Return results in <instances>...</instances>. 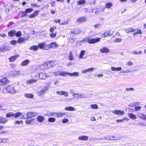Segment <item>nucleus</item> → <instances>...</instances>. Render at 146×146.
Masks as SVG:
<instances>
[{
  "mask_svg": "<svg viewBox=\"0 0 146 146\" xmlns=\"http://www.w3.org/2000/svg\"><path fill=\"white\" fill-rule=\"evenodd\" d=\"M7 82V79L5 78H3L2 79H0V85H5Z\"/></svg>",
  "mask_w": 146,
  "mask_h": 146,
  "instance_id": "8",
  "label": "nucleus"
},
{
  "mask_svg": "<svg viewBox=\"0 0 146 146\" xmlns=\"http://www.w3.org/2000/svg\"><path fill=\"white\" fill-rule=\"evenodd\" d=\"M19 56V55H16L9 58V61L11 62L14 61Z\"/></svg>",
  "mask_w": 146,
  "mask_h": 146,
  "instance_id": "14",
  "label": "nucleus"
},
{
  "mask_svg": "<svg viewBox=\"0 0 146 146\" xmlns=\"http://www.w3.org/2000/svg\"><path fill=\"white\" fill-rule=\"evenodd\" d=\"M55 119L53 117H50L48 119V121L50 122H54L55 121Z\"/></svg>",
  "mask_w": 146,
  "mask_h": 146,
  "instance_id": "39",
  "label": "nucleus"
},
{
  "mask_svg": "<svg viewBox=\"0 0 146 146\" xmlns=\"http://www.w3.org/2000/svg\"><path fill=\"white\" fill-rule=\"evenodd\" d=\"M138 125H139L143 126H146V123H145L143 122H139L138 123Z\"/></svg>",
  "mask_w": 146,
  "mask_h": 146,
  "instance_id": "55",
  "label": "nucleus"
},
{
  "mask_svg": "<svg viewBox=\"0 0 146 146\" xmlns=\"http://www.w3.org/2000/svg\"><path fill=\"white\" fill-rule=\"evenodd\" d=\"M10 47L8 46H4L3 48H0V50L1 52H3L4 51L8 50L10 49Z\"/></svg>",
  "mask_w": 146,
  "mask_h": 146,
  "instance_id": "15",
  "label": "nucleus"
},
{
  "mask_svg": "<svg viewBox=\"0 0 146 146\" xmlns=\"http://www.w3.org/2000/svg\"><path fill=\"white\" fill-rule=\"evenodd\" d=\"M33 11V9L28 8V9H27L25 10V12L27 14V13H29Z\"/></svg>",
  "mask_w": 146,
  "mask_h": 146,
  "instance_id": "43",
  "label": "nucleus"
},
{
  "mask_svg": "<svg viewBox=\"0 0 146 146\" xmlns=\"http://www.w3.org/2000/svg\"><path fill=\"white\" fill-rule=\"evenodd\" d=\"M37 79H31L27 81L26 83L28 84H31L34 83H35L37 82Z\"/></svg>",
  "mask_w": 146,
  "mask_h": 146,
  "instance_id": "21",
  "label": "nucleus"
},
{
  "mask_svg": "<svg viewBox=\"0 0 146 146\" xmlns=\"http://www.w3.org/2000/svg\"><path fill=\"white\" fill-rule=\"evenodd\" d=\"M16 34V32L14 30L11 31L8 33V35L9 36H13Z\"/></svg>",
  "mask_w": 146,
  "mask_h": 146,
  "instance_id": "24",
  "label": "nucleus"
},
{
  "mask_svg": "<svg viewBox=\"0 0 146 146\" xmlns=\"http://www.w3.org/2000/svg\"><path fill=\"white\" fill-rule=\"evenodd\" d=\"M28 116L29 118H31L33 117H35L37 115V113L34 112H29L28 113Z\"/></svg>",
  "mask_w": 146,
  "mask_h": 146,
  "instance_id": "19",
  "label": "nucleus"
},
{
  "mask_svg": "<svg viewBox=\"0 0 146 146\" xmlns=\"http://www.w3.org/2000/svg\"><path fill=\"white\" fill-rule=\"evenodd\" d=\"M68 58L70 60H74V58L72 54V52L71 51H70L69 53Z\"/></svg>",
  "mask_w": 146,
  "mask_h": 146,
  "instance_id": "32",
  "label": "nucleus"
},
{
  "mask_svg": "<svg viewBox=\"0 0 146 146\" xmlns=\"http://www.w3.org/2000/svg\"><path fill=\"white\" fill-rule=\"evenodd\" d=\"M104 139L107 140H114V139H113L111 136H107L104 137Z\"/></svg>",
  "mask_w": 146,
  "mask_h": 146,
  "instance_id": "38",
  "label": "nucleus"
},
{
  "mask_svg": "<svg viewBox=\"0 0 146 146\" xmlns=\"http://www.w3.org/2000/svg\"><path fill=\"white\" fill-rule=\"evenodd\" d=\"M111 69L113 71H117L121 70L122 68L121 67L116 68L113 66H112L111 67Z\"/></svg>",
  "mask_w": 146,
  "mask_h": 146,
  "instance_id": "23",
  "label": "nucleus"
},
{
  "mask_svg": "<svg viewBox=\"0 0 146 146\" xmlns=\"http://www.w3.org/2000/svg\"><path fill=\"white\" fill-rule=\"evenodd\" d=\"M112 137L113 139L115 140H119L121 138V136L118 134L116 135L115 136H112Z\"/></svg>",
  "mask_w": 146,
  "mask_h": 146,
  "instance_id": "28",
  "label": "nucleus"
},
{
  "mask_svg": "<svg viewBox=\"0 0 146 146\" xmlns=\"http://www.w3.org/2000/svg\"><path fill=\"white\" fill-rule=\"evenodd\" d=\"M33 120L32 119H31V120L26 121H25V122H26V123L27 124H29L31 123L32 122H33Z\"/></svg>",
  "mask_w": 146,
  "mask_h": 146,
  "instance_id": "59",
  "label": "nucleus"
},
{
  "mask_svg": "<svg viewBox=\"0 0 146 146\" xmlns=\"http://www.w3.org/2000/svg\"><path fill=\"white\" fill-rule=\"evenodd\" d=\"M136 103L135 102L132 103H131L129 105V106H130V107H133L134 106H136Z\"/></svg>",
  "mask_w": 146,
  "mask_h": 146,
  "instance_id": "64",
  "label": "nucleus"
},
{
  "mask_svg": "<svg viewBox=\"0 0 146 146\" xmlns=\"http://www.w3.org/2000/svg\"><path fill=\"white\" fill-rule=\"evenodd\" d=\"M3 92L6 93H10L11 94H15V93L14 87L11 85L7 86L4 88L3 89Z\"/></svg>",
  "mask_w": 146,
  "mask_h": 146,
  "instance_id": "2",
  "label": "nucleus"
},
{
  "mask_svg": "<svg viewBox=\"0 0 146 146\" xmlns=\"http://www.w3.org/2000/svg\"><path fill=\"white\" fill-rule=\"evenodd\" d=\"M86 2L85 0H80L78 2L77 4L79 5L84 4Z\"/></svg>",
  "mask_w": 146,
  "mask_h": 146,
  "instance_id": "40",
  "label": "nucleus"
},
{
  "mask_svg": "<svg viewBox=\"0 0 146 146\" xmlns=\"http://www.w3.org/2000/svg\"><path fill=\"white\" fill-rule=\"evenodd\" d=\"M132 53L134 54H142V52L141 51H140L138 52H137L135 51H133Z\"/></svg>",
  "mask_w": 146,
  "mask_h": 146,
  "instance_id": "46",
  "label": "nucleus"
},
{
  "mask_svg": "<svg viewBox=\"0 0 146 146\" xmlns=\"http://www.w3.org/2000/svg\"><path fill=\"white\" fill-rule=\"evenodd\" d=\"M68 75L71 76H79L80 73L78 72H74L72 73H69Z\"/></svg>",
  "mask_w": 146,
  "mask_h": 146,
  "instance_id": "20",
  "label": "nucleus"
},
{
  "mask_svg": "<svg viewBox=\"0 0 146 146\" xmlns=\"http://www.w3.org/2000/svg\"><path fill=\"white\" fill-rule=\"evenodd\" d=\"M30 61L28 59L22 62L21 65L23 66H25L27 65L29 63Z\"/></svg>",
  "mask_w": 146,
  "mask_h": 146,
  "instance_id": "26",
  "label": "nucleus"
},
{
  "mask_svg": "<svg viewBox=\"0 0 146 146\" xmlns=\"http://www.w3.org/2000/svg\"><path fill=\"white\" fill-rule=\"evenodd\" d=\"M90 107L93 109H98V106L96 104H92L90 105Z\"/></svg>",
  "mask_w": 146,
  "mask_h": 146,
  "instance_id": "44",
  "label": "nucleus"
},
{
  "mask_svg": "<svg viewBox=\"0 0 146 146\" xmlns=\"http://www.w3.org/2000/svg\"><path fill=\"white\" fill-rule=\"evenodd\" d=\"M85 51L84 50H82L81 51L80 53L79 58H83V56L85 54Z\"/></svg>",
  "mask_w": 146,
  "mask_h": 146,
  "instance_id": "36",
  "label": "nucleus"
},
{
  "mask_svg": "<svg viewBox=\"0 0 146 146\" xmlns=\"http://www.w3.org/2000/svg\"><path fill=\"white\" fill-rule=\"evenodd\" d=\"M45 92L46 91H45V90H44V89H42L38 92V94L39 96H40L43 94H44Z\"/></svg>",
  "mask_w": 146,
  "mask_h": 146,
  "instance_id": "41",
  "label": "nucleus"
},
{
  "mask_svg": "<svg viewBox=\"0 0 146 146\" xmlns=\"http://www.w3.org/2000/svg\"><path fill=\"white\" fill-rule=\"evenodd\" d=\"M100 38H98L96 39H89L87 40L88 42L90 44H93L99 42L101 40Z\"/></svg>",
  "mask_w": 146,
  "mask_h": 146,
  "instance_id": "6",
  "label": "nucleus"
},
{
  "mask_svg": "<svg viewBox=\"0 0 146 146\" xmlns=\"http://www.w3.org/2000/svg\"><path fill=\"white\" fill-rule=\"evenodd\" d=\"M128 115L129 117L131 119H134L137 118L136 115L132 113H128Z\"/></svg>",
  "mask_w": 146,
  "mask_h": 146,
  "instance_id": "25",
  "label": "nucleus"
},
{
  "mask_svg": "<svg viewBox=\"0 0 146 146\" xmlns=\"http://www.w3.org/2000/svg\"><path fill=\"white\" fill-rule=\"evenodd\" d=\"M112 112L116 115H123L124 114V112L120 110H115L112 111Z\"/></svg>",
  "mask_w": 146,
  "mask_h": 146,
  "instance_id": "7",
  "label": "nucleus"
},
{
  "mask_svg": "<svg viewBox=\"0 0 146 146\" xmlns=\"http://www.w3.org/2000/svg\"><path fill=\"white\" fill-rule=\"evenodd\" d=\"M138 117L143 119H146V115L141 113L138 114Z\"/></svg>",
  "mask_w": 146,
  "mask_h": 146,
  "instance_id": "22",
  "label": "nucleus"
},
{
  "mask_svg": "<svg viewBox=\"0 0 146 146\" xmlns=\"http://www.w3.org/2000/svg\"><path fill=\"white\" fill-rule=\"evenodd\" d=\"M121 41V39L120 38H116L114 40V42H119Z\"/></svg>",
  "mask_w": 146,
  "mask_h": 146,
  "instance_id": "51",
  "label": "nucleus"
},
{
  "mask_svg": "<svg viewBox=\"0 0 146 146\" xmlns=\"http://www.w3.org/2000/svg\"><path fill=\"white\" fill-rule=\"evenodd\" d=\"M29 49L36 51L38 50V46L33 45L32 46H31L29 48Z\"/></svg>",
  "mask_w": 146,
  "mask_h": 146,
  "instance_id": "35",
  "label": "nucleus"
},
{
  "mask_svg": "<svg viewBox=\"0 0 146 146\" xmlns=\"http://www.w3.org/2000/svg\"><path fill=\"white\" fill-rule=\"evenodd\" d=\"M69 72H68L64 71H62V72L60 71V76H66V75H68Z\"/></svg>",
  "mask_w": 146,
  "mask_h": 146,
  "instance_id": "31",
  "label": "nucleus"
},
{
  "mask_svg": "<svg viewBox=\"0 0 146 146\" xmlns=\"http://www.w3.org/2000/svg\"><path fill=\"white\" fill-rule=\"evenodd\" d=\"M106 6L107 8L110 9L112 6V4L110 3H107L106 4Z\"/></svg>",
  "mask_w": 146,
  "mask_h": 146,
  "instance_id": "37",
  "label": "nucleus"
},
{
  "mask_svg": "<svg viewBox=\"0 0 146 146\" xmlns=\"http://www.w3.org/2000/svg\"><path fill=\"white\" fill-rule=\"evenodd\" d=\"M22 115V113L21 112H17L14 114L13 113L9 112L7 113L6 115V116L7 117H10L12 116H14L15 118H17Z\"/></svg>",
  "mask_w": 146,
  "mask_h": 146,
  "instance_id": "4",
  "label": "nucleus"
},
{
  "mask_svg": "<svg viewBox=\"0 0 146 146\" xmlns=\"http://www.w3.org/2000/svg\"><path fill=\"white\" fill-rule=\"evenodd\" d=\"M136 30V29H133L131 27L127 28L125 29V31L127 33L133 32L135 31Z\"/></svg>",
  "mask_w": 146,
  "mask_h": 146,
  "instance_id": "12",
  "label": "nucleus"
},
{
  "mask_svg": "<svg viewBox=\"0 0 146 146\" xmlns=\"http://www.w3.org/2000/svg\"><path fill=\"white\" fill-rule=\"evenodd\" d=\"M126 118H123L121 119H117L116 120V121L117 122H121L123 121L124 120H126Z\"/></svg>",
  "mask_w": 146,
  "mask_h": 146,
  "instance_id": "53",
  "label": "nucleus"
},
{
  "mask_svg": "<svg viewBox=\"0 0 146 146\" xmlns=\"http://www.w3.org/2000/svg\"><path fill=\"white\" fill-rule=\"evenodd\" d=\"M86 21V18L84 17H82L80 18L77 20L76 22L77 23L79 24H81L82 23L85 22Z\"/></svg>",
  "mask_w": 146,
  "mask_h": 146,
  "instance_id": "9",
  "label": "nucleus"
},
{
  "mask_svg": "<svg viewBox=\"0 0 146 146\" xmlns=\"http://www.w3.org/2000/svg\"><path fill=\"white\" fill-rule=\"evenodd\" d=\"M56 35V33H51L50 35V36L52 38L54 37Z\"/></svg>",
  "mask_w": 146,
  "mask_h": 146,
  "instance_id": "60",
  "label": "nucleus"
},
{
  "mask_svg": "<svg viewBox=\"0 0 146 146\" xmlns=\"http://www.w3.org/2000/svg\"><path fill=\"white\" fill-rule=\"evenodd\" d=\"M88 137L84 135L80 136L78 138V139L81 140L86 141L88 140Z\"/></svg>",
  "mask_w": 146,
  "mask_h": 146,
  "instance_id": "13",
  "label": "nucleus"
},
{
  "mask_svg": "<svg viewBox=\"0 0 146 146\" xmlns=\"http://www.w3.org/2000/svg\"><path fill=\"white\" fill-rule=\"evenodd\" d=\"M56 28V26H53L52 27H51L50 29V32H53L54 30Z\"/></svg>",
  "mask_w": 146,
  "mask_h": 146,
  "instance_id": "49",
  "label": "nucleus"
},
{
  "mask_svg": "<svg viewBox=\"0 0 146 146\" xmlns=\"http://www.w3.org/2000/svg\"><path fill=\"white\" fill-rule=\"evenodd\" d=\"M46 44L45 42H43L39 44H38V47L41 49H43L44 48H45V47L46 46Z\"/></svg>",
  "mask_w": 146,
  "mask_h": 146,
  "instance_id": "17",
  "label": "nucleus"
},
{
  "mask_svg": "<svg viewBox=\"0 0 146 146\" xmlns=\"http://www.w3.org/2000/svg\"><path fill=\"white\" fill-rule=\"evenodd\" d=\"M134 88H127L125 89V90L127 91H133Z\"/></svg>",
  "mask_w": 146,
  "mask_h": 146,
  "instance_id": "61",
  "label": "nucleus"
},
{
  "mask_svg": "<svg viewBox=\"0 0 146 146\" xmlns=\"http://www.w3.org/2000/svg\"><path fill=\"white\" fill-rule=\"evenodd\" d=\"M23 118L24 119H28L29 118L28 116V113L24 114L23 116Z\"/></svg>",
  "mask_w": 146,
  "mask_h": 146,
  "instance_id": "50",
  "label": "nucleus"
},
{
  "mask_svg": "<svg viewBox=\"0 0 146 146\" xmlns=\"http://www.w3.org/2000/svg\"><path fill=\"white\" fill-rule=\"evenodd\" d=\"M63 95H64L65 97H67L68 96V93L67 92L63 91Z\"/></svg>",
  "mask_w": 146,
  "mask_h": 146,
  "instance_id": "63",
  "label": "nucleus"
},
{
  "mask_svg": "<svg viewBox=\"0 0 146 146\" xmlns=\"http://www.w3.org/2000/svg\"><path fill=\"white\" fill-rule=\"evenodd\" d=\"M72 96L75 98H80V94L79 93L73 94Z\"/></svg>",
  "mask_w": 146,
  "mask_h": 146,
  "instance_id": "42",
  "label": "nucleus"
},
{
  "mask_svg": "<svg viewBox=\"0 0 146 146\" xmlns=\"http://www.w3.org/2000/svg\"><path fill=\"white\" fill-rule=\"evenodd\" d=\"M46 74L45 73L40 72V73H36L32 75V78H35L38 79V78L40 79H44L46 77Z\"/></svg>",
  "mask_w": 146,
  "mask_h": 146,
  "instance_id": "1",
  "label": "nucleus"
},
{
  "mask_svg": "<svg viewBox=\"0 0 146 146\" xmlns=\"http://www.w3.org/2000/svg\"><path fill=\"white\" fill-rule=\"evenodd\" d=\"M44 119V117L42 116H39L37 118V120L39 122L43 121Z\"/></svg>",
  "mask_w": 146,
  "mask_h": 146,
  "instance_id": "29",
  "label": "nucleus"
},
{
  "mask_svg": "<svg viewBox=\"0 0 146 146\" xmlns=\"http://www.w3.org/2000/svg\"><path fill=\"white\" fill-rule=\"evenodd\" d=\"M27 15V14L25 11H20L18 13V15L20 17H23Z\"/></svg>",
  "mask_w": 146,
  "mask_h": 146,
  "instance_id": "18",
  "label": "nucleus"
},
{
  "mask_svg": "<svg viewBox=\"0 0 146 146\" xmlns=\"http://www.w3.org/2000/svg\"><path fill=\"white\" fill-rule=\"evenodd\" d=\"M66 114V113L64 112H60L57 113L56 112V116L57 117H62L63 116H64Z\"/></svg>",
  "mask_w": 146,
  "mask_h": 146,
  "instance_id": "27",
  "label": "nucleus"
},
{
  "mask_svg": "<svg viewBox=\"0 0 146 146\" xmlns=\"http://www.w3.org/2000/svg\"><path fill=\"white\" fill-rule=\"evenodd\" d=\"M15 35L16 37H18L22 35L21 32V31H18L17 33H16Z\"/></svg>",
  "mask_w": 146,
  "mask_h": 146,
  "instance_id": "47",
  "label": "nucleus"
},
{
  "mask_svg": "<svg viewBox=\"0 0 146 146\" xmlns=\"http://www.w3.org/2000/svg\"><path fill=\"white\" fill-rule=\"evenodd\" d=\"M53 63L52 61L45 63L41 66L40 68L43 69L50 68L52 66V64Z\"/></svg>",
  "mask_w": 146,
  "mask_h": 146,
  "instance_id": "3",
  "label": "nucleus"
},
{
  "mask_svg": "<svg viewBox=\"0 0 146 146\" xmlns=\"http://www.w3.org/2000/svg\"><path fill=\"white\" fill-rule=\"evenodd\" d=\"M57 46V44L54 42H52L50 44H47L45 47V49L48 50L50 48H53Z\"/></svg>",
  "mask_w": 146,
  "mask_h": 146,
  "instance_id": "5",
  "label": "nucleus"
},
{
  "mask_svg": "<svg viewBox=\"0 0 146 146\" xmlns=\"http://www.w3.org/2000/svg\"><path fill=\"white\" fill-rule=\"evenodd\" d=\"M141 107L140 106H136L135 107V110H139L141 109Z\"/></svg>",
  "mask_w": 146,
  "mask_h": 146,
  "instance_id": "62",
  "label": "nucleus"
},
{
  "mask_svg": "<svg viewBox=\"0 0 146 146\" xmlns=\"http://www.w3.org/2000/svg\"><path fill=\"white\" fill-rule=\"evenodd\" d=\"M26 40V38H24L22 37H21L18 39L17 42L19 43H21L24 42Z\"/></svg>",
  "mask_w": 146,
  "mask_h": 146,
  "instance_id": "34",
  "label": "nucleus"
},
{
  "mask_svg": "<svg viewBox=\"0 0 146 146\" xmlns=\"http://www.w3.org/2000/svg\"><path fill=\"white\" fill-rule=\"evenodd\" d=\"M8 121L7 119L5 117H3L0 116V122L1 123H6Z\"/></svg>",
  "mask_w": 146,
  "mask_h": 146,
  "instance_id": "16",
  "label": "nucleus"
},
{
  "mask_svg": "<svg viewBox=\"0 0 146 146\" xmlns=\"http://www.w3.org/2000/svg\"><path fill=\"white\" fill-rule=\"evenodd\" d=\"M65 110L67 111H74L75 110L74 108L71 106H67L65 108Z\"/></svg>",
  "mask_w": 146,
  "mask_h": 146,
  "instance_id": "33",
  "label": "nucleus"
},
{
  "mask_svg": "<svg viewBox=\"0 0 146 146\" xmlns=\"http://www.w3.org/2000/svg\"><path fill=\"white\" fill-rule=\"evenodd\" d=\"M81 32V31L78 29H76L74 30L71 31H70L71 33L72 34H78Z\"/></svg>",
  "mask_w": 146,
  "mask_h": 146,
  "instance_id": "10",
  "label": "nucleus"
},
{
  "mask_svg": "<svg viewBox=\"0 0 146 146\" xmlns=\"http://www.w3.org/2000/svg\"><path fill=\"white\" fill-rule=\"evenodd\" d=\"M68 23H69L67 21H64V22H63L62 23H60V25H66L67 24H68Z\"/></svg>",
  "mask_w": 146,
  "mask_h": 146,
  "instance_id": "58",
  "label": "nucleus"
},
{
  "mask_svg": "<svg viewBox=\"0 0 146 146\" xmlns=\"http://www.w3.org/2000/svg\"><path fill=\"white\" fill-rule=\"evenodd\" d=\"M136 30L135 31H137V34H141L142 33L141 31V29H135Z\"/></svg>",
  "mask_w": 146,
  "mask_h": 146,
  "instance_id": "56",
  "label": "nucleus"
},
{
  "mask_svg": "<svg viewBox=\"0 0 146 146\" xmlns=\"http://www.w3.org/2000/svg\"><path fill=\"white\" fill-rule=\"evenodd\" d=\"M88 96L84 94H80V98H87Z\"/></svg>",
  "mask_w": 146,
  "mask_h": 146,
  "instance_id": "45",
  "label": "nucleus"
},
{
  "mask_svg": "<svg viewBox=\"0 0 146 146\" xmlns=\"http://www.w3.org/2000/svg\"><path fill=\"white\" fill-rule=\"evenodd\" d=\"M63 91H57L56 92V93L58 95H63Z\"/></svg>",
  "mask_w": 146,
  "mask_h": 146,
  "instance_id": "57",
  "label": "nucleus"
},
{
  "mask_svg": "<svg viewBox=\"0 0 146 146\" xmlns=\"http://www.w3.org/2000/svg\"><path fill=\"white\" fill-rule=\"evenodd\" d=\"M68 121L69 120L67 119H63L62 121V122L63 123H67Z\"/></svg>",
  "mask_w": 146,
  "mask_h": 146,
  "instance_id": "54",
  "label": "nucleus"
},
{
  "mask_svg": "<svg viewBox=\"0 0 146 146\" xmlns=\"http://www.w3.org/2000/svg\"><path fill=\"white\" fill-rule=\"evenodd\" d=\"M100 51L102 53H107L110 52V50L106 47H104L103 48L100 49Z\"/></svg>",
  "mask_w": 146,
  "mask_h": 146,
  "instance_id": "11",
  "label": "nucleus"
},
{
  "mask_svg": "<svg viewBox=\"0 0 146 146\" xmlns=\"http://www.w3.org/2000/svg\"><path fill=\"white\" fill-rule=\"evenodd\" d=\"M8 133H9V131H8L5 130L1 131L0 132L1 134H8Z\"/></svg>",
  "mask_w": 146,
  "mask_h": 146,
  "instance_id": "52",
  "label": "nucleus"
},
{
  "mask_svg": "<svg viewBox=\"0 0 146 146\" xmlns=\"http://www.w3.org/2000/svg\"><path fill=\"white\" fill-rule=\"evenodd\" d=\"M52 74L55 76H60V71L56 72H53Z\"/></svg>",
  "mask_w": 146,
  "mask_h": 146,
  "instance_id": "48",
  "label": "nucleus"
},
{
  "mask_svg": "<svg viewBox=\"0 0 146 146\" xmlns=\"http://www.w3.org/2000/svg\"><path fill=\"white\" fill-rule=\"evenodd\" d=\"M24 96L25 97L29 98H33L34 97L33 94H25Z\"/></svg>",
  "mask_w": 146,
  "mask_h": 146,
  "instance_id": "30",
  "label": "nucleus"
}]
</instances>
